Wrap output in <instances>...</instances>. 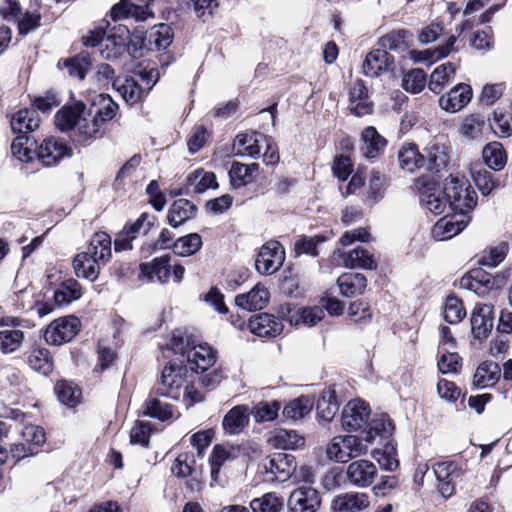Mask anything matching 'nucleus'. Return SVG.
I'll return each instance as SVG.
<instances>
[{
    "instance_id": "nucleus-1",
    "label": "nucleus",
    "mask_w": 512,
    "mask_h": 512,
    "mask_svg": "<svg viewBox=\"0 0 512 512\" xmlns=\"http://www.w3.org/2000/svg\"><path fill=\"white\" fill-rule=\"evenodd\" d=\"M172 350L182 357L190 365V370L204 372L216 362V352L208 344L197 343L193 335L183 337L180 333L174 332L170 339Z\"/></svg>"
},
{
    "instance_id": "nucleus-2",
    "label": "nucleus",
    "mask_w": 512,
    "mask_h": 512,
    "mask_svg": "<svg viewBox=\"0 0 512 512\" xmlns=\"http://www.w3.org/2000/svg\"><path fill=\"white\" fill-rule=\"evenodd\" d=\"M443 195L453 213H469L477 205V195L464 178L450 175L445 179Z\"/></svg>"
},
{
    "instance_id": "nucleus-3",
    "label": "nucleus",
    "mask_w": 512,
    "mask_h": 512,
    "mask_svg": "<svg viewBox=\"0 0 512 512\" xmlns=\"http://www.w3.org/2000/svg\"><path fill=\"white\" fill-rule=\"evenodd\" d=\"M189 369L186 365L170 361L161 372L160 379L155 383L153 393L178 400L182 394V390L188 384Z\"/></svg>"
},
{
    "instance_id": "nucleus-4",
    "label": "nucleus",
    "mask_w": 512,
    "mask_h": 512,
    "mask_svg": "<svg viewBox=\"0 0 512 512\" xmlns=\"http://www.w3.org/2000/svg\"><path fill=\"white\" fill-rule=\"evenodd\" d=\"M364 438L356 435L337 436L327 446V456L336 462L345 463L367 450Z\"/></svg>"
},
{
    "instance_id": "nucleus-5",
    "label": "nucleus",
    "mask_w": 512,
    "mask_h": 512,
    "mask_svg": "<svg viewBox=\"0 0 512 512\" xmlns=\"http://www.w3.org/2000/svg\"><path fill=\"white\" fill-rule=\"evenodd\" d=\"M297 461L294 455L287 452H275L268 455L263 462L267 481L285 482L296 471Z\"/></svg>"
},
{
    "instance_id": "nucleus-6",
    "label": "nucleus",
    "mask_w": 512,
    "mask_h": 512,
    "mask_svg": "<svg viewBox=\"0 0 512 512\" xmlns=\"http://www.w3.org/2000/svg\"><path fill=\"white\" fill-rule=\"evenodd\" d=\"M371 409L367 402L362 399L349 401L343 408L341 416V425L344 430L349 432L361 431L369 425Z\"/></svg>"
},
{
    "instance_id": "nucleus-7",
    "label": "nucleus",
    "mask_w": 512,
    "mask_h": 512,
    "mask_svg": "<svg viewBox=\"0 0 512 512\" xmlns=\"http://www.w3.org/2000/svg\"><path fill=\"white\" fill-rule=\"evenodd\" d=\"M80 327V320L75 316L58 318L46 328L45 341L56 346L70 342L79 333Z\"/></svg>"
},
{
    "instance_id": "nucleus-8",
    "label": "nucleus",
    "mask_w": 512,
    "mask_h": 512,
    "mask_svg": "<svg viewBox=\"0 0 512 512\" xmlns=\"http://www.w3.org/2000/svg\"><path fill=\"white\" fill-rule=\"evenodd\" d=\"M284 260L283 246L278 241H269L260 248L255 268L262 275H271L280 269Z\"/></svg>"
},
{
    "instance_id": "nucleus-9",
    "label": "nucleus",
    "mask_w": 512,
    "mask_h": 512,
    "mask_svg": "<svg viewBox=\"0 0 512 512\" xmlns=\"http://www.w3.org/2000/svg\"><path fill=\"white\" fill-rule=\"evenodd\" d=\"M72 156V149L65 140L57 137H49L38 146L36 158L43 166L52 167L60 163L64 158Z\"/></svg>"
},
{
    "instance_id": "nucleus-10",
    "label": "nucleus",
    "mask_w": 512,
    "mask_h": 512,
    "mask_svg": "<svg viewBox=\"0 0 512 512\" xmlns=\"http://www.w3.org/2000/svg\"><path fill=\"white\" fill-rule=\"evenodd\" d=\"M416 189L419 193L421 204L435 215L441 214L448 201L442 197L441 191L436 182L426 178L419 177L415 182Z\"/></svg>"
},
{
    "instance_id": "nucleus-11",
    "label": "nucleus",
    "mask_w": 512,
    "mask_h": 512,
    "mask_svg": "<svg viewBox=\"0 0 512 512\" xmlns=\"http://www.w3.org/2000/svg\"><path fill=\"white\" fill-rule=\"evenodd\" d=\"M471 217L467 213H453L439 219L431 230L436 241L451 239L462 232L469 224Z\"/></svg>"
},
{
    "instance_id": "nucleus-12",
    "label": "nucleus",
    "mask_w": 512,
    "mask_h": 512,
    "mask_svg": "<svg viewBox=\"0 0 512 512\" xmlns=\"http://www.w3.org/2000/svg\"><path fill=\"white\" fill-rule=\"evenodd\" d=\"M320 505L321 498L319 492L307 485L293 490L287 502L289 512H316Z\"/></svg>"
},
{
    "instance_id": "nucleus-13",
    "label": "nucleus",
    "mask_w": 512,
    "mask_h": 512,
    "mask_svg": "<svg viewBox=\"0 0 512 512\" xmlns=\"http://www.w3.org/2000/svg\"><path fill=\"white\" fill-rule=\"evenodd\" d=\"M377 475V466L365 459L352 461L346 468V480L351 486L358 488L371 486Z\"/></svg>"
},
{
    "instance_id": "nucleus-14",
    "label": "nucleus",
    "mask_w": 512,
    "mask_h": 512,
    "mask_svg": "<svg viewBox=\"0 0 512 512\" xmlns=\"http://www.w3.org/2000/svg\"><path fill=\"white\" fill-rule=\"evenodd\" d=\"M93 110L89 109L83 117L78 120V125L72 131L71 140L76 147L90 146L96 139L101 138L103 132L97 120L92 116Z\"/></svg>"
},
{
    "instance_id": "nucleus-15",
    "label": "nucleus",
    "mask_w": 512,
    "mask_h": 512,
    "mask_svg": "<svg viewBox=\"0 0 512 512\" xmlns=\"http://www.w3.org/2000/svg\"><path fill=\"white\" fill-rule=\"evenodd\" d=\"M281 319L288 321L291 325L305 324L314 326L323 317V310L318 307L296 308L292 304L282 305L279 309Z\"/></svg>"
},
{
    "instance_id": "nucleus-16",
    "label": "nucleus",
    "mask_w": 512,
    "mask_h": 512,
    "mask_svg": "<svg viewBox=\"0 0 512 512\" xmlns=\"http://www.w3.org/2000/svg\"><path fill=\"white\" fill-rule=\"evenodd\" d=\"M497 279L482 268L472 269L460 279V287L484 296L497 287Z\"/></svg>"
},
{
    "instance_id": "nucleus-17",
    "label": "nucleus",
    "mask_w": 512,
    "mask_h": 512,
    "mask_svg": "<svg viewBox=\"0 0 512 512\" xmlns=\"http://www.w3.org/2000/svg\"><path fill=\"white\" fill-rule=\"evenodd\" d=\"M110 17L113 21L132 18L137 22L146 21L154 17L149 5H137L131 0H119L110 10Z\"/></svg>"
},
{
    "instance_id": "nucleus-18",
    "label": "nucleus",
    "mask_w": 512,
    "mask_h": 512,
    "mask_svg": "<svg viewBox=\"0 0 512 512\" xmlns=\"http://www.w3.org/2000/svg\"><path fill=\"white\" fill-rule=\"evenodd\" d=\"M472 88L465 83H458L446 95L439 98L440 107L451 113L463 109L472 99Z\"/></svg>"
},
{
    "instance_id": "nucleus-19",
    "label": "nucleus",
    "mask_w": 512,
    "mask_h": 512,
    "mask_svg": "<svg viewBox=\"0 0 512 512\" xmlns=\"http://www.w3.org/2000/svg\"><path fill=\"white\" fill-rule=\"evenodd\" d=\"M494 325L493 306L481 304L475 307L471 316V330L475 338L486 339Z\"/></svg>"
},
{
    "instance_id": "nucleus-20",
    "label": "nucleus",
    "mask_w": 512,
    "mask_h": 512,
    "mask_svg": "<svg viewBox=\"0 0 512 512\" xmlns=\"http://www.w3.org/2000/svg\"><path fill=\"white\" fill-rule=\"evenodd\" d=\"M248 327L259 337H275L283 330L282 321L268 313H260L250 318Z\"/></svg>"
},
{
    "instance_id": "nucleus-21",
    "label": "nucleus",
    "mask_w": 512,
    "mask_h": 512,
    "mask_svg": "<svg viewBox=\"0 0 512 512\" xmlns=\"http://www.w3.org/2000/svg\"><path fill=\"white\" fill-rule=\"evenodd\" d=\"M370 504L369 497L362 492H346L334 497L331 503L333 512H360Z\"/></svg>"
},
{
    "instance_id": "nucleus-22",
    "label": "nucleus",
    "mask_w": 512,
    "mask_h": 512,
    "mask_svg": "<svg viewBox=\"0 0 512 512\" xmlns=\"http://www.w3.org/2000/svg\"><path fill=\"white\" fill-rule=\"evenodd\" d=\"M393 63L394 58L379 47L366 55L363 62V73L368 77H377L382 72L388 71Z\"/></svg>"
},
{
    "instance_id": "nucleus-23",
    "label": "nucleus",
    "mask_w": 512,
    "mask_h": 512,
    "mask_svg": "<svg viewBox=\"0 0 512 512\" xmlns=\"http://www.w3.org/2000/svg\"><path fill=\"white\" fill-rule=\"evenodd\" d=\"M433 470L441 495L445 498L452 496L455 491L453 478L458 476L457 464L453 461L438 462L433 466Z\"/></svg>"
},
{
    "instance_id": "nucleus-24",
    "label": "nucleus",
    "mask_w": 512,
    "mask_h": 512,
    "mask_svg": "<svg viewBox=\"0 0 512 512\" xmlns=\"http://www.w3.org/2000/svg\"><path fill=\"white\" fill-rule=\"evenodd\" d=\"M197 206L188 199L175 200L168 209L167 221L173 228H178L196 216Z\"/></svg>"
},
{
    "instance_id": "nucleus-25",
    "label": "nucleus",
    "mask_w": 512,
    "mask_h": 512,
    "mask_svg": "<svg viewBox=\"0 0 512 512\" xmlns=\"http://www.w3.org/2000/svg\"><path fill=\"white\" fill-rule=\"evenodd\" d=\"M160 396L154 394L153 389L151 390L143 404V414L164 422L174 417L175 407L167 401L159 399Z\"/></svg>"
},
{
    "instance_id": "nucleus-26",
    "label": "nucleus",
    "mask_w": 512,
    "mask_h": 512,
    "mask_svg": "<svg viewBox=\"0 0 512 512\" xmlns=\"http://www.w3.org/2000/svg\"><path fill=\"white\" fill-rule=\"evenodd\" d=\"M86 106L78 101L70 106H63L55 115V124L63 132L74 130L86 113Z\"/></svg>"
},
{
    "instance_id": "nucleus-27",
    "label": "nucleus",
    "mask_w": 512,
    "mask_h": 512,
    "mask_svg": "<svg viewBox=\"0 0 512 512\" xmlns=\"http://www.w3.org/2000/svg\"><path fill=\"white\" fill-rule=\"evenodd\" d=\"M258 170V163L244 164L234 161L228 172L231 186L234 189L247 186L254 181L255 174Z\"/></svg>"
},
{
    "instance_id": "nucleus-28",
    "label": "nucleus",
    "mask_w": 512,
    "mask_h": 512,
    "mask_svg": "<svg viewBox=\"0 0 512 512\" xmlns=\"http://www.w3.org/2000/svg\"><path fill=\"white\" fill-rule=\"evenodd\" d=\"M269 296L270 293L265 287L256 285L248 293L237 295L235 303L248 311L261 310L268 303Z\"/></svg>"
},
{
    "instance_id": "nucleus-29",
    "label": "nucleus",
    "mask_w": 512,
    "mask_h": 512,
    "mask_svg": "<svg viewBox=\"0 0 512 512\" xmlns=\"http://www.w3.org/2000/svg\"><path fill=\"white\" fill-rule=\"evenodd\" d=\"M361 139L363 142L361 151L368 159L378 157L387 145L386 139L373 126H368L362 131Z\"/></svg>"
},
{
    "instance_id": "nucleus-30",
    "label": "nucleus",
    "mask_w": 512,
    "mask_h": 512,
    "mask_svg": "<svg viewBox=\"0 0 512 512\" xmlns=\"http://www.w3.org/2000/svg\"><path fill=\"white\" fill-rule=\"evenodd\" d=\"M41 119L36 110L21 109L11 119V128L18 135H28L40 125Z\"/></svg>"
},
{
    "instance_id": "nucleus-31",
    "label": "nucleus",
    "mask_w": 512,
    "mask_h": 512,
    "mask_svg": "<svg viewBox=\"0 0 512 512\" xmlns=\"http://www.w3.org/2000/svg\"><path fill=\"white\" fill-rule=\"evenodd\" d=\"M501 369L498 363L484 361L476 369L473 377V385L484 389L494 386L500 379Z\"/></svg>"
},
{
    "instance_id": "nucleus-32",
    "label": "nucleus",
    "mask_w": 512,
    "mask_h": 512,
    "mask_svg": "<svg viewBox=\"0 0 512 512\" xmlns=\"http://www.w3.org/2000/svg\"><path fill=\"white\" fill-rule=\"evenodd\" d=\"M85 252L93 256L101 265H106L112 254L111 237L105 232L95 233Z\"/></svg>"
},
{
    "instance_id": "nucleus-33",
    "label": "nucleus",
    "mask_w": 512,
    "mask_h": 512,
    "mask_svg": "<svg viewBox=\"0 0 512 512\" xmlns=\"http://www.w3.org/2000/svg\"><path fill=\"white\" fill-rule=\"evenodd\" d=\"M173 38V29L168 24L155 25L147 32V50H165L171 45Z\"/></svg>"
},
{
    "instance_id": "nucleus-34",
    "label": "nucleus",
    "mask_w": 512,
    "mask_h": 512,
    "mask_svg": "<svg viewBox=\"0 0 512 512\" xmlns=\"http://www.w3.org/2000/svg\"><path fill=\"white\" fill-rule=\"evenodd\" d=\"M122 98L129 104H135L145 95L144 87L139 83L137 78L126 77L125 79L117 78L112 83Z\"/></svg>"
},
{
    "instance_id": "nucleus-35",
    "label": "nucleus",
    "mask_w": 512,
    "mask_h": 512,
    "mask_svg": "<svg viewBox=\"0 0 512 512\" xmlns=\"http://www.w3.org/2000/svg\"><path fill=\"white\" fill-rule=\"evenodd\" d=\"M247 412L248 407L245 405H237L230 409L222 421L224 431L230 435L241 433L243 428L249 423Z\"/></svg>"
},
{
    "instance_id": "nucleus-36",
    "label": "nucleus",
    "mask_w": 512,
    "mask_h": 512,
    "mask_svg": "<svg viewBox=\"0 0 512 512\" xmlns=\"http://www.w3.org/2000/svg\"><path fill=\"white\" fill-rule=\"evenodd\" d=\"M103 265L98 263L93 256L87 252L78 253L73 260V268L77 277L94 282L99 275Z\"/></svg>"
},
{
    "instance_id": "nucleus-37",
    "label": "nucleus",
    "mask_w": 512,
    "mask_h": 512,
    "mask_svg": "<svg viewBox=\"0 0 512 512\" xmlns=\"http://www.w3.org/2000/svg\"><path fill=\"white\" fill-rule=\"evenodd\" d=\"M170 259L171 256L166 254L155 258L150 264H141V274L147 277L148 280H153L156 277L160 283H166L170 277Z\"/></svg>"
},
{
    "instance_id": "nucleus-38",
    "label": "nucleus",
    "mask_w": 512,
    "mask_h": 512,
    "mask_svg": "<svg viewBox=\"0 0 512 512\" xmlns=\"http://www.w3.org/2000/svg\"><path fill=\"white\" fill-rule=\"evenodd\" d=\"M340 293L345 297L362 294L367 286V279L362 273H343L337 279Z\"/></svg>"
},
{
    "instance_id": "nucleus-39",
    "label": "nucleus",
    "mask_w": 512,
    "mask_h": 512,
    "mask_svg": "<svg viewBox=\"0 0 512 512\" xmlns=\"http://www.w3.org/2000/svg\"><path fill=\"white\" fill-rule=\"evenodd\" d=\"M37 150V141L29 135H18L11 144L12 155L22 162L33 161Z\"/></svg>"
},
{
    "instance_id": "nucleus-40",
    "label": "nucleus",
    "mask_w": 512,
    "mask_h": 512,
    "mask_svg": "<svg viewBox=\"0 0 512 512\" xmlns=\"http://www.w3.org/2000/svg\"><path fill=\"white\" fill-rule=\"evenodd\" d=\"M339 410L336 391L332 387L323 390L316 403V411L322 420L330 422Z\"/></svg>"
},
{
    "instance_id": "nucleus-41",
    "label": "nucleus",
    "mask_w": 512,
    "mask_h": 512,
    "mask_svg": "<svg viewBox=\"0 0 512 512\" xmlns=\"http://www.w3.org/2000/svg\"><path fill=\"white\" fill-rule=\"evenodd\" d=\"M369 429L365 431L364 440L371 443L376 437L380 438L381 443L392 441L391 437L394 431V425L387 416H382L378 419H373L369 422Z\"/></svg>"
},
{
    "instance_id": "nucleus-42",
    "label": "nucleus",
    "mask_w": 512,
    "mask_h": 512,
    "mask_svg": "<svg viewBox=\"0 0 512 512\" xmlns=\"http://www.w3.org/2000/svg\"><path fill=\"white\" fill-rule=\"evenodd\" d=\"M400 167L408 172H414L417 168L424 167L425 157L414 143H405L398 152Z\"/></svg>"
},
{
    "instance_id": "nucleus-43",
    "label": "nucleus",
    "mask_w": 512,
    "mask_h": 512,
    "mask_svg": "<svg viewBox=\"0 0 512 512\" xmlns=\"http://www.w3.org/2000/svg\"><path fill=\"white\" fill-rule=\"evenodd\" d=\"M240 452L239 447L232 445H215L209 456V464L211 467V476L216 478L222 465L229 460L235 459Z\"/></svg>"
},
{
    "instance_id": "nucleus-44",
    "label": "nucleus",
    "mask_w": 512,
    "mask_h": 512,
    "mask_svg": "<svg viewBox=\"0 0 512 512\" xmlns=\"http://www.w3.org/2000/svg\"><path fill=\"white\" fill-rule=\"evenodd\" d=\"M412 42V34L407 30H397L387 33L378 41V46L384 50L396 52L406 51Z\"/></svg>"
},
{
    "instance_id": "nucleus-45",
    "label": "nucleus",
    "mask_w": 512,
    "mask_h": 512,
    "mask_svg": "<svg viewBox=\"0 0 512 512\" xmlns=\"http://www.w3.org/2000/svg\"><path fill=\"white\" fill-rule=\"evenodd\" d=\"M482 158L490 169L502 170L507 163V154L500 142L493 141L486 144L482 150Z\"/></svg>"
},
{
    "instance_id": "nucleus-46",
    "label": "nucleus",
    "mask_w": 512,
    "mask_h": 512,
    "mask_svg": "<svg viewBox=\"0 0 512 512\" xmlns=\"http://www.w3.org/2000/svg\"><path fill=\"white\" fill-rule=\"evenodd\" d=\"M455 73L456 66L453 63L441 64L430 75L429 89L435 94H440L444 87L454 79Z\"/></svg>"
},
{
    "instance_id": "nucleus-47",
    "label": "nucleus",
    "mask_w": 512,
    "mask_h": 512,
    "mask_svg": "<svg viewBox=\"0 0 512 512\" xmlns=\"http://www.w3.org/2000/svg\"><path fill=\"white\" fill-rule=\"evenodd\" d=\"M425 165L431 172H439L447 166L448 154L446 147L442 144L433 142L426 149Z\"/></svg>"
},
{
    "instance_id": "nucleus-48",
    "label": "nucleus",
    "mask_w": 512,
    "mask_h": 512,
    "mask_svg": "<svg viewBox=\"0 0 512 512\" xmlns=\"http://www.w3.org/2000/svg\"><path fill=\"white\" fill-rule=\"evenodd\" d=\"M470 175L484 196L489 195L498 186V183L493 179L492 173L479 162L471 164Z\"/></svg>"
},
{
    "instance_id": "nucleus-49",
    "label": "nucleus",
    "mask_w": 512,
    "mask_h": 512,
    "mask_svg": "<svg viewBox=\"0 0 512 512\" xmlns=\"http://www.w3.org/2000/svg\"><path fill=\"white\" fill-rule=\"evenodd\" d=\"M344 266L347 268H360L373 270L377 268L373 255L365 248L357 246L352 249L344 259Z\"/></svg>"
},
{
    "instance_id": "nucleus-50",
    "label": "nucleus",
    "mask_w": 512,
    "mask_h": 512,
    "mask_svg": "<svg viewBox=\"0 0 512 512\" xmlns=\"http://www.w3.org/2000/svg\"><path fill=\"white\" fill-rule=\"evenodd\" d=\"M91 57L88 52H81L63 61L62 67L67 69L69 76L83 80L91 66Z\"/></svg>"
},
{
    "instance_id": "nucleus-51",
    "label": "nucleus",
    "mask_w": 512,
    "mask_h": 512,
    "mask_svg": "<svg viewBox=\"0 0 512 512\" xmlns=\"http://www.w3.org/2000/svg\"><path fill=\"white\" fill-rule=\"evenodd\" d=\"M80 297V284L72 278L63 281L54 292V302L58 306L68 305Z\"/></svg>"
},
{
    "instance_id": "nucleus-52",
    "label": "nucleus",
    "mask_w": 512,
    "mask_h": 512,
    "mask_svg": "<svg viewBox=\"0 0 512 512\" xmlns=\"http://www.w3.org/2000/svg\"><path fill=\"white\" fill-rule=\"evenodd\" d=\"M28 365L34 371L48 375L53 370V359L46 348H35L28 356Z\"/></svg>"
},
{
    "instance_id": "nucleus-53",
    "label": "nucleus",
    "mask_w": 512,
    "mask_h": 512,
    "mask_svg": "<svg viewBox=\"0 0 512 512\" xmlns=\"http://www.w3.org/2000/svg\"><path fill=\"white\" fill-rule=\"evenodd\" d=\"M187 184L194 186V192L197 194H201L210 188L216 189L218 187L215 174L203 169L190 173L187 177Z\"/></svg>"
},
{
    "instance_id": "nucleus-54",
    "label": "nucleus",
    "mask_w": 512,
    "mask_h": 512,
    "mask_svg": "<svg viewBox=\"0 0 512 512\" xmlns=\"http://www.w3.org/2000/svg\"><path fill=\"white\" fill-rule=\"evenodd\" d=\"M313 401L307 396H300L285 405L283 415L287 419L298 420L310 413Z\"/></svg>"
},
{
    "instance_id": "nucleus-55",
    "label": "nucleus",
    "mask_w": 512,
    "mask_h": 512,
    "mask_svg": "<svg viewBox=\"0 0 512 512\" xmlns=\"http://www.w3.org/2000/svg\"><path fill=\"white\" fill-rule=\"evenodd\" d=\"M258 137L264 136L260 133L238 134L235 138V146L242 147L243 149H238L236 155H247L252 158H257L260 154Z\"/></svg>"
},
{
    "instance_id": "nucleus-56",
    "label": "nucleus",
    "mask_w": 512,
    "mask_h": 512,
    "mask_svg": "<svg viewBox=\"0 0 512 512\" xmlns=\"http://www.w3.org/2000/svg\"><path fill=\"white\" fill-rule=\"evenodd\" d=\"M202 247V238L198 233H190L178 238L173 243L175 254L186 257L198 252Z\"/></svg>"
},
{
    "instance_id": "nucleus-57",
    "label": "nucleus",
    "mask_w": 512,
    "mask_h": 512,
    "mask_svg": "<svg viewBox=\"0 0 512 512\" xmlns=\"http://www.w3.org/2000/svg\"><path fill=\"white\" fill-rule=\"evenodd\" d=\"M304 438L294 430H278L272 438V444L284 450L297 449L304 445Z\"/></svg>"
},
{
    "instance_id": "nucleus-58",
    "label": "nucleus",
    "mask_w": 512,
    "mask_h": 512,
    "mask_svg": "<svg viewBox=\"0 0 512 512\" xmlns=\"http://www.w3.org/2000/svg\"><path fill=\"white\" fill-rule=\"evenodd\" d=\"M55 393L59 401L68 407H75L79 403L81 390L72 383L60 380L55 385Z\"/></svg>"
},
{
    "instance_id": "nucleus-59",
    "label": "nucleus",
    "mask_w": 512,
    "mask_h": 512,
    "mask_svg": "<svg viewBox=\"0 0 512 512\" xmlns=\"http://www.w3.org/2000/svg\"><path fill=\"white\" fill-rule=\"evenodd\" d=\"M24 341V333L18 329L0 331V352L10 354L17 351Z\"/></svg>"
},
{
    "instance_id": "nucleus-60",
    "label": "nucleus",
    "mask_w": 512,
    "mask_h": 512,
    "mask_svg": "<svg viewBox=\"0 0 512 512\" xmlns=\"http://www.w3.org/2000/svg\"><path fill=\"white\" fill-rule=\"evenodd\" d=\"M283 505V499L278 497L275 493H267L250 502V508L253 512H280Z\"/></svg>"
},
{
    "instance_id": "nucleus-61",
    "label": "nucleus",
    "mask_w": 512,
    "mask_h": 512,
    "mask_svg": "<svg viewBox=\"0 0 512 512\" xmlns=\"http://www.w3.org/2000/svg\"><path fill=\"white\" fill-rule=\"evenodd\" d=\"M377 454L379 455L377 461L382 469L394 471L398 468L397 450L392 441L382 443V449L377 450Z\"/></svg>"
},
{
    "instance_id": "nucleus-62",
    "label": "nucleus",
    "mask_w": 512,
    "mask_h": 512,
    "mask_svg": "<svg viewBox=\"0 0 512 512\" xmlns=\"http://www.w3.org/2000/svg\"><path fill=\"white\" fill-rule=\"evenodd\" d=\"M466 316V310L462 301L454 296L447 297L444 306V319L450 324H457L461 322Z\"/></svg>"
},
{
    "instance_id": "nucleus-63",
    "label": "nucleus",
    "mask_w": 512,
    "mask_h": 512,
    "mask_svg": "<svg viewBox=\"0 0 512 512\" xmlns=\"http://www.w3.org/2000/svg\"><path fill=\"white\" fill-rule=\"evenodd\" d=\"M493 124L491 127L494 133L501 137L507 138L512 135V115L503 109H496L493 112Z\"/></svg>"
},
{
    "instance_id": "nucleus-64",
    "label": "nucleus",
    "mask_w": 512,
    "mask_h": 512,
    "mask_svg": "<svg viewBox=\"0 0 512 512\" xmlns=\"http://www.w3.org/2000/svg\"><path fill=\"white\" fill-rule=\"evenodd\" d=\"M484 126V116L480 114H471L463 120L460 132L468 139H477L482 135Z\"/></svg>"
}]
</instances>
